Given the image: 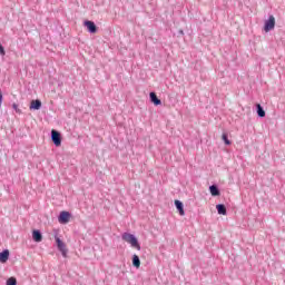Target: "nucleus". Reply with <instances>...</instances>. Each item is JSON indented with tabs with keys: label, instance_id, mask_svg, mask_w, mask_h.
<instances>
[{
	"label": "nucleus",
	"instance_id": "17",
	"mask_svg": "<svg viewBox=\"0 0 285 285\" xmlns=\"http://www.w3.org/2000/svg\"><path fill=\"white\" fill-rule=\"evenodd\" d=\"M7 285H17V278L10 277L7 279Z\"/></svg>",
	"mask_w": 285,
	"mask_h": 285
},
{
	"label": "nucleus",
	"instance_id": "2",
	"mask_svg": "<svg viewBox=\"0 0 285 285\" xmlns=\"http://www.w3.org/2000/svg\"><path fill=\"white\" fill-rule=\"evenodd\" d=\"M61 132H59L57 129L51 130V141L56 146V148H59L61 146Z\"/></svg>",
	"mask_w": 285,
	"mask_h": 285
},
{
	"label": "nucleus",
	"instance_id": "7",
	"mask_svg": "<svg viewBox=\"0 0 285 285\" xmlns=\"http://www.w3.org/2000/svg\"><path fill=\"white\" fill-rule=\"evenodd\" d=\"M32 239H33V242H36L37 244L43 242V234H41V230H39V229H33V230H32Z\"/></svg>",
	"mask_w": 285,
	"mask_h": 285
},
{
	"label": "nucleus",
	"instance_id": "16",
	"mask_svg": "<svg viewBox=\"0 0 285 285\" xmlns=\"http://www.w3.org/2000/svg\"><path fill=\"white\" fill-rule=\"evenodd\" d=\"M222 139L225 146H230V140L228 139V134H223Z\"/></svg>",
	"mask_w": 285,
	"mask_h": 285
},
{
	"label": "nucleus",
	"instance_id": "4",
	"mask_svg": "<svg viewBox=\"0 0 285 285\" xmlns=\"http://www.w3.org/2000/svg\"><path fill=\"white\" fill-rule=\"evenodd\" d=\"M264 30L266 32H271V30H275V17L269 16L268 19L264 23Z\"/></svg>",
	"mask_w": 285,
	"mask_h": 285
},
{
	"label": "nucleus",
	"instance_id": "9",
	"mask_svg": "<svg viewBox=\"0 0 285 285\" xmlns=\"http://www.w3.org/2000/svg\"><path fill=\"white\" fill-rule=\"evenodd\" d=\"M209 193L212 197H219V195H222V191L219 190V187L217 185H210Z\"/></svg>",
	"mask_w": 285,
	"mask_h": 285
},
{
	"label": "nucleus",
	"instance_id": "15",
	"mask_svg": "<svg viewBox=\"0 0 285 285\" xmlns=\"http://www.w3.org/2000/svg\"><path fill=\"white\" fill-rule=\"evenodd\" d=\"M131 262H132V266L135 268H139V266H141V259L139 258V256L137 254L132 255Z\"/></svg>",
	"mask_w": 285,
	"mask_h": 285
},
{
	"label": "nucleus",
	"instance_id": "12",
	"mask_svg": "<svg viewBox=\"0 0 285 285\" xmlns=\"http://www.w3.org/2000/svg\"><path fill=\"white\" fill-rule=\"evenodd\" d=\"M29 108L30 110H41V100L39 99L31 100Z\"/></svg>",
	"mask_w": 285,
	"mask_h": 285
},
{
	"label": "nucleus",
	"instance_id": "19",
	"mask_svg": "<svg viewBox=\"0 0 285 285\" xmlns=\"http://www.w3.org/2000/svg\"><path fill=\"white\" fill-rule=\"evenodd\" d=\"M2 104H3V94L1 92V89H0V108Z\"/></svg>",
	"mask_w": 285,
	"mask_h": 285
},
{
	"label": "nucleus",
	"instance_id": "20",
	"mask_svg": "<svg viewBox=\"0 0 285 285\" xmlns=\"http://www.w3.org/2000/svg\"><path fill=\"white\" fill-rule=\"evenodd\" d=\"M12 108H13V110H16V112H19V105L13 104V105H12Z\"/></svg>",
	"mask_w": 285,
	"mask_h": 285
},
{
	"label": "nucleus",
	"instance_id": "3",
	"mask_svg": "<svg viewBox=\"0 0 285 285\" xmlns=\"http://www.w3.org/2000/svg\"><path fill=\"white\" fill-rule=\"evenodd\" d=\"M56 244H57V248L61 253L62 257H67L68 249L66 248V243H63V240H61V238L56 236Z\"/></svg>",
	"mask_w": 285,
	"mask_h": 285
},
{
	"label": "nucleus",
	"instance_id": "6",
	"mask_svg": "<svg viewBox=\"0 0 285 285\" xmlns=\"http://www.w3.org/2000/svg\"><path fill=\"white\" fill-rule=\"evenodd\" d=\"M83 26H86L88 32H90V35H95L97 32V24H95L94 21L91 20H85Z\"/></svg>",
	"mask_w": 285,
	"mask_h": 285
},
{
	"label": "nucleus",
	"instance_id": "8",
	"mask_svg": "<svg viewBox=\"0 0 285 285\" xmlns=\"http://www.w3.org/2000/svg\"><path fill=\"white\" fill-rule=\"evenodd\" d=\"M149 99H150L151 104H154V106H161V99H159V97H157V94L155 91H151L149 94Z\"/></svg>",
	"mask_w": 285,
	"mask_h": 285
},
{
	"label": "nucleus",
	"instance_id": "5",
	"mask_svg": "<svg viewBox=\"0 0 285 285\" xmlns=\"http://www.w3.org/2000/svg\"><path fill=\"white\" fill-rule=\"evenodd\" d=\"M70 217H72L70 212H66V210L60 212L58 216V222L59 224H68V222H70Z\"/></svg>",
	"mask_w": 285,
	"mask_h": 285
},
{
	"label": "nucleus",
	"instance_id": "10",
	"mask_svg": "<svg viewBox=\"0 0 285 285\" xmlns=\"http://www.w3.org/2000/svg\"><path fill=\"white\" fill-rule=\"evenodd\" d=\"M8 259H10V250L3 249L2 252H0L1 264H6V262H8Z\"/></svg>",
	"mask_w": 285,
	"mask_h": 285
},
{
	"label": "nucleus",
	"instance_id": "13",
	"mask_svg": "<svg viewBox=\"0 0 285 285\" xmlns=\"http://www.w3.org/2000/svg\"><path fill=\"white\" fill-rule=\"evenodd\" d=\"M256 112L257 117H259L261 119H264V117H266V111L264 110V107H262L259 104H256Z\"/></svg>",
	"mask_w": 285,
	"mask_h": 285
},
{
	"label": "nucleus",
	"instance_id": "1",
	"mask_svg": "<svg viewBox=\"0 0 285 285\" xmlns=\"http://www.w3.org/2000/svg\"><path fill=\"white\" fill-rule=\"evenodd\" d=\"M121 239L122 242L130 244L131 248H136V250H141V245H139V239H137V236H135L134 234L125 232L121 235Z\"/></svg>",
	"mask_w": 285,
	"mask_h": 285
},
{
	"label": "nucleus",
	"instance_id": "11",
	"mask_svg": "<svg viewBox=\"0 0 285 285\" xmlns=\"http://www.w3.org/2000/svg\"><path fill=\"white\" fill-rule=\"evenodd\" d=\"M175 207L177 208V210L181 217H184V215H186V212L184 210V203L181 200H175Z\"/></svg>",
	"mask_w": 285,
	"mask_h": 285
},
{
	"label": "nucleus",
	"instance_id": "18",
	"mask_svg": "<svg viewBox=\"0 0 285 285\" xmlns=\"http://www.w3.org/2000/svg\"><path fill=\"white\" fill-rule=\"evenodd\" d=\"M0 55L1 57H6V48L3 47V45H1V42H0Z\"/></svg>",
	"mask_w": 285,
	"mask_h": 285
},
{
	"label": "nucleus",
	"instance_id": "14",
	"mask_svg": "<svg viewBox=\"0 0 285 285\" xmlns=\"http://www.w3.org/2000/svg\"><path fill=\"white\" fill-rule=\"evenodd\" d=\"M216 210H217L218 215H227L228 214V212L226 209V205H224V204L216 205Z\"/></svg>",
	"mask_w": 285,
	"mask_h": 285
}]
</instances>
